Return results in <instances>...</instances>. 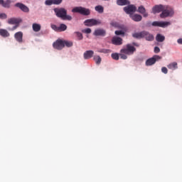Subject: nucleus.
I'll use <instances>...</instances> for the list:
<instances>
[{
	"instance_id": "nucleus-1",
	"label": "nucleus",
	"mask_w": 182,
	"mask_h": 182,
	"mask_svg": "<svg viewBox=\"0 0 182 182\" xmlns=\"http://www.w3.org/2000/svg\"><path fill=\"white\" fill-rule=\"evenodd\" d=\"M53 11L58 18H61L63 21H72V17L68 15V11L66 9L63 8H55Z\"/></svg>"
},
{
	"instance_id": "nucleus-2",
	"label": "nucleus",
	"mask_w": 182,
	"mask_h": 182,
	"mask_svg": "<svg viewBox=\"0 0 182 182\" xmlns=\"http://www.w3.org/2000/svg\"><path fill=\"white\" fill-rule=\"evenodd\" d=\"M72 12L80 14V15H83L84 16H88V15H90V9L82 6L75 7L73 9Z\"/></svg>"
},
{
	"instance_id": "nucleus-3",
	"label": "nucleus",
	"mask_w": 182,
	"mask_h": 182,
	"mask_svg": "<svg viewBox=\"0 0 182 182\" xmlns=\"http://www.w3.org/2000/svg\"><path fill=\"white\" fill-rule=\"evenodd\" d=\"M134 52H136V48L132 44H127L126 47L120 50V53H124L125 55H133Z\"/></svg>"
},
{
	"instance_id": "nucleus-4",
	"label": "nucleus",
	"mask_w": 182,
	"mask_h": 182,
	"mask_svg": "<svg viewBox=\"0 0 182 182\" xmlns=\"http://www.w3.org/2000/svg\"><path fill=\"white\" fill-rule=\"evenodd\" d=\"M174 15V11L173 9L168 8V6H165L164 9L162 11L160 14V18H168V16H173Z\"/></svg>"
},
{
	"instance_id": "nucleus-5",
	"label": "nucleus",
	"mask_w": 182,
	"mask_h": 182,
	"mask_svg": "<svg viewBox=\"0 0 182 182\" xmlns=\"http://www.w3.org/2000/svg\"><path fill=\"white\" fill-rule=\"evenodd\" d=\"M85 26H96V25H101L102 21L95 18L87 19L84 22Z\"/></svg>"
},
{
	"instance_id": "nucleus-6",
	"label": "nucleus",
	"mask_w": 182,
	"mask_h": 182,
	"mask_svg": "<svg viewBox=\"0 0 182 182\" xmlns=\"http://www.w3.org/2000/svg\"><path fill=\"white\" fill-rule=\"evenodd\" d=\"M158 60H161V56L155 55L152 58L146 60V66H152V65H154Z\"/></svg>"
},
{
	"instance_id": "nucleus-7",
	"label": "nucleus",
	"mask_w": 182,
	"mask_h": 182,
	"mask_svg": "<svg viewBox=\"0 0 182 182\" xmlns=\"http://www.w3.org/2000/svg\"><path fill=\"white\" fill-rule=\"evenodd\" d=\"M124 11L127 14V15H133L134 12L137 11V7L133 4H128V6L124 7Z\"/></svg>"
},
{
	"instance_id": "nucleus-8",
	"label": "nucleus",
	"mask_w": 182,
	"mask_h": 182,
	"mask_svg": "<svg viewBox=\"0 0 182 182\" xmlns=\"http://www.w3.org/2000/svg\"><path fill=\"white\" fill-rule=\"evenodd\" d=\"M53 48L57 49L58 50H62L65 48V46L63 44V41L58 39L53 44Z\"/></svg>"
},
{
	"instance_id": "nucleus-9",
	"label": "nucleus",
	"mask_w": 182,
	"mask_h": 182,
	"mask_svg": "<svg viewBox=\"0 0 182 182\" xmlns=\"http://www.w3.org/2000/svg\"><path fill=\"white\" fill-rule=\"evenodd\" d=\"M171 24V23L168 21H154L152 23V26H159L160 28H166Z\"/></svg>"
},
{
	"instance_id": "nucleus-10",
	"label": "nucleus",
	"mask_w": 182,
	"mask_h": 182,
	"mask_svg": "<svg viewBox=\"0 0 182 182\" xmlns=\"http://www.w3.org/2000/svg\"><path fill=\"white\" fill-rule=\"evenodd\" d=\"M165 7L166 6H163L161 4L156 5L152 8V14H160V12H163Z\"/></svg>"
},
{
	"instance_id": "nucleus-11",
	"label": "nucleus",
	"mask_w": 182,
	"mask_h": 182,
	"mask_svg": "<svg viewBox=\"0 0 182 182\" xmlns=\"http://www.w3.org/2000/svg\"><path fill=\"white\" fill-rule=\"evenodd\" d=\"M14 38L18 43H22L23 42V33L22 31L16 32L14 34Z\"/></svg>"
},
{
	"instance_id": "nucleus-12",
	"label": "nucleus",
	"mask_w": 182,
	"mask_h": 182,
	"mask_svg": "<svg viewBox=\"0 0 182 182\" xmlns=\"http://www.w3.org/2000/svg\"><path fill=\"white\" fill-rule=\"evenodd\" d=\"M15 6L16 8H18L19 9H21V11H22L23 12H26V14L29 12V8L22 3H16L15 4Z\"/></svg>"
},
{
	"instance_id": "nucleus-13",
	"label": "nucleus",
	"mask_w": 182,
	"mask_h": 182,
	"mask_svg": "<svg viewBox=\"0 0 182 182\" xmlns=\"http://www.w3.org/2000/svg\"><path fill=\"white\" fill-rule=\"evenodd\" d=\"M144 38L146 39V41L151 42L154 41V36H153L151 33H149V31H144Z\"/></svg>"
},
{
	"instance_id": "nucleus-14",
	"label": "nucleus",
	"mask_w": 182,
	"mask_h": 182,
	"mask_svg": "<svg viewBox=\"0 0 182 182\" xmlns=\"http://www.w3.org/2000/svg\"><path fill=\"white\" fill-rule=\"evenodd\" d=\"M129 17L132 21H134V22H140L143 19L141 15L139 14H131Z\"/></svg>"
},
{
	"instance_id": "nucleus-15",
	"label": "nucleus",
	"mask_w": 182,
	"mask_h": 182,
	"mask_svg": "<svg viewBox=\"0 0 182 182\" xmlns=\"http://www.w3.org/2000/svg\"><path fill=\"white\" fill-rule=\"evenodd\" d=\"M95 36H106V31L102 28H98L94 32Z\"/></svg>"
},
{
	"instance_id": "nucleus-16",
	"label": "nucleus",
	"mask_w": 182,
	"mask_h": 182,
	"mask_svg": "<svg viewBox=\"0 0 182 182\" xmlns=\"http://www.w3.org/2000/svg\"><path fill=\"white\" fill-rule=\"evenodd\" d=\"M112 42L113 45L120 46L123 44V39H122V38L119 37H114L112 39Z\"/></svg>"
},
{
	"instance_id": "nucleus-17",
	"label": "nucleus",
	"mask_w": 182,
	"mask_h": 182,
	"mask_svg": "<svg viewBox=\"0 0 182 182\" xmlns=\"http://www.w3.org/2000/svg\"><path fill=\"white\" fill-rule=\"evenodd\" d=\"M93 55H95V52L93 50H86L83 54L84 59H90L93 58Z\"/></svg>"
},
{
	"instance_id": "nucleus-18",
	"label": "nucleus",
	"mask_w": 182,
	"mask_h": 182,
	"mask_svg": "<svg viewBox=\"0 0 182 182\" xmlns=\"http://www.w3.org/2000/svg\"><path fill=\"white\" fill-rule=\"evenodd\" d=\"M138 12L139 14H141V15H143L144 18H147V16H149V14L147 12H146V8H144V6H140L138 8Z\"/></svg>"
},
{
	"instance_id": "nucleus-19",
	"label": "nucleus",
	"mask_w": 182,
	"mask_h": 182,
	"mask_svg": "<svg viewBox=\"0 0 182 182\" xmlns=\"http://www.w3.org/2000/svg\"><path fill=\"white\" fill-rule=\"evenodd\" d=\"M117 5H119V6H126V5H130V1H129V0H117Z\"/></svg>"
},
{
	"instance_id": "nucleus-20",
	"label": "nucleus",
	"mask_w": 182,
	"mask_h": 182,
	"mask_svg": "<svg viewBox=\"0 0 182 182\" xmlns=\"http://www.w3.org/2000/svg\"><path fill=\"white\" fill-rule=\"evenodd\" d=\"M144 36V31L138 32V33H134L132 34L133 38H135V39H143Z\"/></svg>"
},
{
	"instance_id": "nucleus-21",
	"label": "nucleus",
	"mask_w": 182,
	"mask_h": 182,
	"mask_svg": "<svg viewBox=\"0 0 182 182\" xmlns=\"http://www.w3.org/2000/svg\"><path fill=\"white\" fill-rule=\"evenodd\" d=\"M11 4H12V1L11 0H6L1 2V6H3V8H6L7 9H9V8H11Z\"/></svg>"
},
{
	"instance_id": "nucleus-22",
	"label": "nucleus",
	"mask_w": 182,
	"mask_h": 182,
	"mask_svg": "<svg viewBox=\"0 0 182 182\" xmlns=\"http://www.w3.org/2000/svg\"><path fill=\"white\" fill-rule=\"evenodd\" d=\"M0 36L3 38H9V36H11V34L9 33V32H8L7 30L1 28L0 29Z\"/></svg>"
},
{
	"instance_id": "nucleus-23",
	"label": "nucleus",
	"mask_w": 182,
	"mask_h": 182,
	"mask_svg": "<svg viewBox=\"0 0 182 182\" xmlns=\"http://www.w3.org/2000/svg\"><path fill=\"white\" fill-rule=\"evenodd\" d=\"M168 69L171 70H176V69H178V65L177 63L173 62L167 65Z\"/></svg>"
},
{
	"instance_id": "nucleus-24",
	"label": "nucleus",
	"mask_w": 182,
	"mask_h": 182,
	"mask_svg": "<svg viewBox=\"0 0 182 182\" xmlns=\"http://www.w3.org/2000/svg\"><path fill=\"white\" fill-rule=\"evenodd\" d=\"M32 28L34 32H39L41 29V26L39 23H33Z\"/></svg>"
},
{
	"instance_id": "nucleus-25",
	"label": "nucleus",
	"mask_w": 182,
	"mask_h": 182,
	"mask_svg": "<svg viewBox=\"0 0 182 182\" xmlns=\"http://www.w3.org/2000/svg\"><path fill=\"white\" fill-rule=\"evenodd\" d=\"M8 23H9V25H16L17 23H19V21H18L17 18H9Z\"/></svg>"
},
{
	"instance_id": "nucleus-26",
	"label": "nucleus",
	"mask_w": 182,
	"mask_h": 182,
	"mask_svg": "<svg viewBox=\"0 0 182 182\" xmlns=\"http://www.w3.org/2000/svg\"><path fill=\"white\" fill-rule=\"evenodd\" d=\"M166 37L161 34H157L156 36V41L157 42H164Z\"/></svg>"
},
{
	"instance_id": "nucleus-27",
	"label": "nucleus",
	"mask_w": 182,
	"mask_h": 182,
	"mask_svg": "<svg viewBox=\"0 0 182 182\" xmlns=\"http://www.w3.org/2000/svg\"><path fill=\"white\" fill-rule=\"evenodd\" d=\"M95 9L97 12H98V14H103V12H105V8L100 5L96 6Z\"/></svg>"
},
{
	"instance_id": "nucleus-28",
	"label": "nucleus",
	"mask_w": 182,
	"mask_h": 182,
	"mask_svg": "<svg viewBox=\"0 0 182 182\" xmlns=\"http://www.w3.org/2000/svg\"><path fill=\"white\" fill-rule=\"evenodd\" d=\"M59 32H65L66 29H68V26H66L65 23L60 24V26H58Z\"/></svg>"
},
{
	"instance_id": "nucleus-29",
	"label": "nucleus",
	"mask_w": 182,
	"mask_h": 182,
	"mask_svg": "<svg viewBox=\"0 0 182 182\" xmlns=\"http://www.w3.org/2000/svg\"><path fill=\"white\" fill-rule=\"evenodd\" d=\"M74 35H75L78 41H82V39H83V34L79 31L74 32Z\"/></svg>"
},
{
	"instance_id": "nucleus-30",
	"label": "nucleus",
	"mask_w": 182,
	"mask_h": 182,
	"mask_svg": "<svg viewBox=\"0 0 182 182\" xmlns=\"http://www.w3.org/2000/svg\"><path fill=\"white\" fill-rule=\"evenodd\" d=\"M93 59L97 65H100L102 63V58H100L99 55H95Z\"/></svg>"
},
{
	"instance_id": "nucleus-31",
	"label": "nucleus",
	"mask_w": 182,
	"mask_h": 182,
	"mask_svg": "<svg viewBox=\"0 0 182 182\" xmlns=\"http://www.w3.org/2000/svg\"><path fill=\"white\" fill-rule=\"evenodd\" d=\"M63 45L64 46H67V48H71V46H73V42L69 41H63Z\"/></svg>"
},
{
	"instance_id": "nucleus-32",
	"label": "nucleus",
	"mask_w": 182,
	"mask_h": 182,
	"mask_svg": "<svg viewBox=\"0 0 182 182\" xmlns=\"http://www.w3.org/2000/svg\"><path fill=\"white\" fill-rule=\"evenodd\" d=\"M99 53H110L109 49L101 48L98 50Z\"/></svg>"
},
{
	"instance_id": "nucleus-33",
	"label": "nucleus",
	"mask_w": 182,
	"mask_h": 182,
	"mask_svg": "<svg viewBox=\"0 0 182 182\" xmlns=\"http://www.w3.org/2000/svg\"><path fill=\"white\" fill-rule=\"evenodd\" d=\"M111 57H112V59H114V60H119V53H112V54L111 55Z\"/></svg>"
},
{
	"instance_id": "nucleus-34",
	"label": "nucleus",
	"mask_w": 182,
	"mask_h": 182,
	"mask_svg": "<svg viewBox=\"0 0 182 182\" xmlns=\"http://www.w3.org/2000/svg\"><path fill=\"white\" fill-rule=\"evenodd\" d=\"M51 28L52 29H53V31H55V32H59V26L55 25V24H52L51 25Z\"/></svg>"
},
{
	"instance_id": "nucleus-35",
	"label": "nucleus",
	"mask_w": 182,
	"mask_h": 182,
	"mask_svg": "<svg viewBox=\"0 0 182 182\" xmlns=\"http://www.w3.org/2000/svg\"><path fill=\"white\" fill-rule=\"evenodd\" d=\"M8 16L5 13H0V19H6Z\"/></svg>"
},
{
	"instance_id": "nucleus-36",
	"label": "nucleus",
	"mask_w": 182,
	"mask_h": 182,
	"mask_svg": "<svg viewBox=\"0 0 182 182\" xmlns=\"http://www.w3.org/2000/svg\"><path fill=\"white\" fill-rule=\"evenodd\" d=\"M83 33H92V29L87 28L82 31Z\"/></svg>"
},
{
	"instance_id": "nucleus-37",
	"label": "nucleus",
	"mask_w": 182,
	"mask_h": 182,
	"mask_svg": "<svg viewBox=\"0 0 182 182\" xmlns=\"http://www.w3.org/2000/svg\"><path fill=\"white\" fill-rule=\"evenodd\" d=\"M127 54H125L124 53H121L119 54V56L121 58V59H124V60H126L127 59V55H126Z\"/></svg>"
},
{
	"instance_id": "nucleus-38",
	"label": "nucleus",
	"mask_w": 182,
	"mask_h": 182,
	"mask_svg": "<svg viewBox=\"0 0 182 182\" xmlns=\"http://www.w3.org/2000/svg\"><path fill=\"white\" fill-rule=\"evenodd\" d=\"M161 72H162V73H164L165 75H167V73H168V70H167V68L163 67L161 68Z\"/></svg>"
},
{
	"instance_id": "nucleus-39",
	"label": "nucleus",
	"mask_w": 182,
	"mask_h": 182,
	"mask_svg": "<svg viewBox=\"0 0 182 182\" xmlns=\"http://www.w3.org/2000/svg\"><path fill=\"white\" fill-rule=\"evenodd\" d=\"M54 5H60V3L63 2V0H53Z\"/></svg>"
},
{
	"instance_id": "nucleus-40",
	"label": "nucleus",
	"mask_w": 182,
	"mask_h": 182,
	"mask_svg": "<svg viewBox=\"0 0 182 182\" xmlns=\"http://www.w3.org/2000/svg\"><path fill=\"white\" fill-rule=\"evenodd\" d=\"M45 4L46 5H53V0H46Z\"/></svg>"
},
{
	"instance_id": "nucleus-41",
	"label": "nucleus",
	"mask_w": 182,
	"mask_h": 182,
	"mask_svg": "<svg viewBox=\"0 0 182 182\" xmlns=\"http://www.w3.org/2000/svg\"><path fill=\"white\" fill-rule=\"evenodd\" d=\"M115 35H123L124 36V32L123 31H116Z\"/></svg>"
},
{
	"instance_id": "nucleus-42",
	"label": "nucleus",
	"mask_w": 182,
	"mask_h": 182,
	"mask_svg": "<svg viewBox=\"0 0 182 182\" xmlns=\"http://www.w3.org/2000/svg\"><path fill=\"white\" fill-rule=\"evenodd\" d=\"M154 53H160V48L156 46L154 50Z\"/></svg>"
},
{
	"instance_id": "nucleus-43",
	"label": "nucleus",
	"mask_w": 182,
	"mask_h": 182,
	"mask_svg": "<svg viewBox=\"0 0 182 182\" xmlns=\"http://www.w3.org/2000/svg\"><path fill=\"white\" fill-rule=\"evenodd\" d=\"M132 45L134 46H136V48H139V46H140V44L139 43H132Z\"/></svg>"
},
{
	"instance_id": "nucleus-44",
	"label": "nucleus",
	"mask_w": 182,
	"mask_h": 182,
	"mask_svg": "<svg viewBox=\"0 0 182 182\" xmlns=\"http://www.w3.org/2000/svg\"><path fill=\"white\" fill-rule=\"evenodd\" d=\"M177 43H178L179 45H182V38L178 39Z\"/></svg>"
},
{
	"instance_id": "nucleus-45",
	"label": "nucleus",
	"mask_w": 182,
	"mask_h": 182,
	"mask_svg": "<svg viewBox=\"0 0 182 182\" xmlns=\"http://www.w3.org/2000/svg\"><path fill=\"white\" fill-rule=\"evenodd\" d=\"M3 0H0V5H2Z\"/></svg>"
},
{
	"instance_id": "nucleus-46",
	"label": "nucleus",
	"mask_w": 182,
	"mask_h": 182,
	"mask_svg": "<svg viewBox=\"0 0 182 182\" xmlns=\"http://www.w3.org/2000/svg\"><path fill=\"white\" fill-rule=\"evenodd\" d=\"M16 28H17V26H14V29H16Z\"/></svg>"
}]
</instances>
